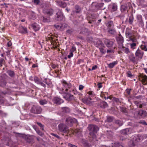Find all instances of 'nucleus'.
<instances>
[{
    "label": "nucleus",
    "mask_w": 147,
    "mask_h": 147,
    "mask_svg": "<svg viewBox=\"0 0 147 147\" xmlns=\"http://www.w3.org/2000/svg\"><path fill=\"white\" fill-rule=\"evenodd\" d=\"M41 111V108L40 106L34 105L33 106L31 110V112L34 114H39Z\"/></svg>",
    "instance_id": "9d476101"
},
{
    "label": "nucleus",
    "mask_w": 147,
    "mask_h": 147,
    "mask_svg": "<svg viewBox=\"0 0 147 147\" xmlns=\"http://www.w3.org/2000/svg\"><path fill=\"white\" fill-rule=\"evenodd\" d=\"M135 115L139 119H145L147 118V112L143 109H139L135 113Z\"/></svg>",
    "instance_id": "f257e3e1"
},
{
    "label": "nucleus",
    "mask_w": 147,
    "mask_h": 147,
    "mask_svg": "<svg viewBox=\"0 0 147 147\" xmlns=\"http://www.w3.org/2000/svg\"><path fill=\"white\" fill-rule=\"evenodd\" d=\"M128 58L130 61L133 63H135L136 62V58L133 53H131L129 54L128 56Z\"/></svg>",
    "instance_id": "c85d7f7f"
},
{
    "label": "nucleus",
    "mask_w": 147,
    "mask_h": 147,
    "mask_svg": "<svg viewBox=\"0 0 147 147\" xmlns=\"http://www.w3.org/2000/svg\"><path fill=\"white\" fill-rule=\"evenodd\" d=\"M133 7L130 1L127 2V4H124L121 6L120 10L121 12H124L127 11L128 13L129 9L132 10Z\"/></svg>",
    "instance_id": "7ed1b4c3"
},
{
    "label": "nucleus",
    "mask_w": 147,
    "mask_h": 147,
    "mask_svg": "<svg viewBox=\"0 0 147 147\" xmlns=\"http://www.w3.org/2000/svg\"><path fill=\"white\" fill-rule=\"evenodd\" d=\"M108 32L111 34L114 35L116 33V32L115 28L113 27L108 29Z\"/></svg>",
    "instance_id": "ea45409f"
},
{
    "label": "nucleus",
    "mask_w": 147,
    "mask_h": 147,
    "mask_svg": "<svg viewBox=\"0 0 147 147\" xmlns=\"http://www.w3.org/2000/svg\"><path fill=\"white\" fill-rule=\"evenodd\" d=\"M109 8L111 11H115L117 9V5L115 3H112L109 5Z\"/></svg>",
    "instance_id": "b1692460"
},
{
    "label": "nucleus",
    "mask_w": 147,
    "mask_h": 147,
    "mask_svg": "<svg viewBox=\"0 0 147 147\" xmlns=\"http://www.w3.org/2000/svg\"><path fill=\"white\" fill-rule=\"evenodd\" d=\"M73 29L71 28L70 29H68L66 31V33L67 34H71L73 32Z\"/></svg>",
    "instance_id": "338daca9"
},
{
    "label": "nucleus",
    "mask_w": 147,
    "mask_h": 147,
    "mask_svg": "<svg viewBox=\"0 0 147 147\" xmlns=\"http://www.w3.org/2000/svg\"><path fill=\"white\" fill-rule=\"evenodd\" d=\"M131 89H127L125 91L128 96H130L131 94Z\"/></svg>",
    "instance_id": "69168bd1"
},
{
    "label": "nucleus",
    "mask_w": 147,
    "mask_h": 147,
    "mask_svg": "<svg viewBox=\"0 0 147 147\" xmlns=\"http://www.w3.org/2000/svg\"><path fill=\"white\" fill-rule=\"evenodd\" d=\"M104 42L107 47L110 49L113 48L115 49L116 47L115 45V41L114 39H105Z\"/></svg>",
    "instance_id": "f03ea898"
},
{
    "label": "nucleus",
    "mask_w": 147,
    "mask_h": 147,
    "mask_svg": "<svg viewBox=\"0 0 147 147\" xmlns=\"http://www.w3.org/2000/svg\"><path fill=\"white\" fill-rule=\"evenodd\" d=\"M55 17H56V20L58 21H61L63 19V16L61 10H58Z\"/></svg>",
    "instance_id": "dca6fc26"
},
{
    "label": "nucleus",
    "mask_w": 147,
    "mask_h": 147,
    "mask_svg": "<svg viewBox=\"0 0 147 147\" xmlns=\"http://www.w3.org/2000/svg\"><path fill=\"white\" fill-rule=\"evenodd\" d=\"M53 102L57 105H60L63 102V100L59 97H55L53 99Z\"/></svg>",
    "instance_id": "aec40b11"
},
{
    "label": "nucleus",
    "mask_w": 147,
    "mask_h": 147,
    "mask_svg": "<svg viewBox=\"0 0 147 147\" xmlns=\"http://www.w3.org/2000/svg\"><path fill=\"white\" fill-rule=\"evenodd\" d=\"M82 130L81 129L77 128L75 129L74 134L78 136H80L81 135Z\"/></svg>",
    "instance_id": "7c9ffc66"
},
{
    "label": "nucleus",
    "mask_w": 147,
    "mask_h": 147,
    "mask_svg": "<svg viewBox=\"0 0 147 147\" xmlns=\"http://www.w3.org/2000/svg\"><path fill=\"white\" fill-rule=\"evenodd\" d=\"M36 131L38 134L40 136H42L43 135V134L41 131L38 129H37Z\"/></svg>",
    "instance_id": "6e6d98bb"
},
{
    "label": "nucleus",
    "mask_w": 147,
    "mask_h": 147,
    "mask_svg": "<svg viewBox=\"0 0 147 147\" xmlns=\"http://www.w3.org/2000/svg\"><path fill=\"white\" fill-rule=\"evenodd\" d=\"M87 94H88V98L90 100L92 99V98L95 96V94L92 91H89L87 92Z\"/></svg>",
    "instance_id": "473e14b6"
},
{
    "label": "nucleus",
    "mask_w": 147,
    "mask_h": 147,
    "mask_svg": "<svg viewBox=\"0 0 147 147\" xmlns=\"http://www.w3.org/2000/svg\"><path fill=\"white\" fill-rule=\"evenodd\" d=\"M112 146L113 147H123L122 145L120 143L118 142L115 143Z\"/></svg>",
    "instance_id": "79ce46f5"
},
{
    "label": "nucleus",
    "mask_w": 147,
    "mask_h": 147,
    "mask_svg": "<svg viewBox=\"0 0 147 147\" xmlns=\"http://www.w3.org/2000/svg\"><path fill=\"white\" fill-rule=\"evenodd\" d=\"M100 52L103 54H105L106 53V50L103 48L101 47L99 48Z\"/></svg>",
    "instance_id": "680f3d73"
},
{
    "label": "nucleus",
    "mask_w": 147,
    "mask_h": 147,
    "mask_svg": "<svg viewBox=\"0 0 147 147\" xmlns=\"http://www.w3.org/2000/svg\"><path fill=\"white\" fill-rule=\"evenodd\" d=\"M129 129L126 128L120 131V133L123 135H126L129 134L130 133L129 132Z\"/></svg>",
    "instance_id": "c9c22d12"
},
{
    "label": "nucleus",
    "mask_w": 147,
    "mask_h": 147,
    "mask_svg": "<svg viewBox=\"0 0 147 147\" xmlns=\"http://www.w3.org/2000/svg\"><path fill=\"white\" fill-rule=\"evenodd\" d=\"M105 24L107 27V29L113 28L114 27V24L112 21L109 20L106 21Z\"/></svg>",
    "instance_id": "6ab92c4d"
},
{
    "label": "nucleus",
    "mask_w": 147,
    "mask_h": 147,
    "mask_svg": "<svg viewBox=\"0 0 147 147\" xmlns=\"http://www.w3.org/2000/svg\"><path fill=\"white\" fill-rule=\"evenodd\" d=\"M9 4H7L5 3H4L3 4H1L0 5L2 7H6L8 8V6H7V5H9Z\"/></svg>",
    "instance_id": "e2e57ef3"
},
{
    "label": "nucleus",
    "mask_w": 147,
    "mask_h": 147,
    "mask_svg": "<svg viewBox=\"0 0 147 147\" xmlns=\"http://www.w3.org/2000/svg\"><path fill=\"white\" fill-rule=\"evenodd\" d=\"M51 67L53 69H55L56 67H58L59 65L57 64H55L53 63H52L51 64Z\"/></svg>",
    "instance_id": "052dcab7"
},
{
    "label": "nucleus",
    "mask_w": 147,
    "mask_h": 147,
    "mask_svg": "<svg viewBox=\"0 0 147 147\" xmlns=\"http://www.w3.org/2000/svg\"><path fill=\"white\" fill-rule=\"evenodd\" d=\"M140 35L138 34L137 32L135 31L133 33V37L131 38L130 39L132 42H137L138 39L140 38Z\"/></svg>",
    "instance_id": "2eb2a0df"
},
{
    "label": "nucleus",
    "mask_w": 147,
    "mask_h": 147,
    "mask_svg": "<svg viewBox=\"0 0 147 147\" xmlns=\"http://www.w3.org/2000/svg\"><path fill=\"white\" fill-rule=\"evenodd\" d=\"M139 80L142 84L146 85H147V76L143 74H140L138 76Z\"/></svg>",
    "instance_id": "423d86ee"
},
{
    "label": "nucleus",
    "mask_w": 147,
    "mask_h": 147,
    "mask_svg": "<svg viewBox=\"0 0 147 147\" xmlns=\"http://www.w3.org/2000/svg\"><path fill=\"white\" fill-rule=\"evenodd\" d=\"M63 97L68 101H70L75 100L74 96L70 94L67 93Z\"/></svg>",
    "instance_id": "a211bd4d"
},
{
    "label": "nucleus",
    "mask_w": 147,
    "mask_h": 147,
    "mask_svg": "<svg viewBox=\"0 0 147 147\" xmlns=\"http://www.w3.org/2000/svg\"><path fill=\"white\" fill-rule=\"evenodd\" d=\"M126 74L127 76L128 77L131 78L133 76L131 71H127L126 73Z\"/></svg>",
    "instance_id": "5fc2aeb1"
},
{
    "label": "nucleus",
    "mask_w": 147,
    "mask_h": 147,
    "mask_svg": "<svg viewBox=\"0 0 147 147\" xmlns=\"http://www.w3.org/2000/svg\"><path fill=\"white\" fill-rule=\"evenodd\" d=\"M113 101L116 103L118 102H120H120L119 101V98L113 97Z\"/></svg>",
    "instance_id": "bf43d9fd"
},
{
    "label": "nucleus",
    "mask_w": 147,
    "mask_h": 147,
    "mask_svg": "<svg viewBox=\"0 0 147 147\" xmlns=\"http://www.w3.org/2000/svg\"><path fill=\"white\" fill-rule=\"evenodd\" d=\"M63 111L66 113H69L70 111V109L67 107H64L63 108Z\"/></svg>",
    "instance_id": "a18cd8bd"
},
{
    "label": "nucleus",
    "mask_w": 147,
    "mask_h": 147,
    "mask_svg": "<svg viewBox=\"0 0 147 147\" xmlns=\"http://www.w3.org/2000/svg\"><path fill=\"white\" fill-rule=\"evenodd\" d=\"M114 118L113 117L109 116L107 117V121L109 122H111L113 120Z\"/></svg>",
    "instance_id": "864d4df0"
},
{
    "label": "nucleus",
    "mask_w": 147,
    "mask_h": 147,
    "mask_svg": "<svg viewBox=\"0 0 147 147\" xmlns=\"http://www.w3.org/2000/svg\"><path fill=\"white\" fill-rule=\"evenodd\" d=\"M76 47L74 46H72L71 49L70 50V51L71 52H72L73 53V52H74L76 51Z\"/></svg>",
    "instance_id": "774afa93"
},
{
    "label": "nucleus",
    "mask_w": 147,
    "mask_h": 147,
    "mask_svg": "<svg viewBox=\"0 0 147 147\" xmlns=\"http://www.w3.org/2000/svg\"><path fill=\"white\" fill-rule=\"evenodd\" d=\"M59 5L61 7L63 8L67 6V4L65 2L62 1H61L59 3Z\"/></svg>",
    "instance_id": "37998d69"
},
{
    "label": "nucleus",
    "mask_w": 147,
    "mask_h": 147,
    "mask_svg": "<svg viewBox=\"0 0 147 147\" xmlns=\"http://www.w3.org/2000/svg\"><path fill=\"white\" fill-rule=\"evenodd\" d=\"M97 132H95L93 131H90L89 133L90 135L93 138H95L96 137L95 133Z\"/></svg>",
    "instance_id": "de8ad7c7"
},
{
    "label": "nucleus",
    "mask_w": 147,
    "mask_h": 147,
    "mask_svg": "<svg viewBox=\"0 0 147 147\" xmlns=\"http://www.w3.org/2000/svg\"><path fill=\"white\" fill-rule=\"evenodd\" d=\"M140 47L141 50L145 51H147V48L146 45H142L140 46Z\"/></svg>",
    "instance_id": "c03bdc74"
},
{
    "label": "nucleus",
    "mask_w": 147,
    "mask_h": 147,
    "mask_svg": "<svg viewBox=\"0 0 147 147\" xmlns=\"http://www.w3.org/2000/svg\"><path fill=\"white\" fill-rule=\"evenodd\" d=\"M67 25L65 23H60L58 24L54 25L55 27L58 30L63 29V28L67 27Z\"/></svg>",
    "instance_id": "412c9836"
},
{
    "label": "nucleus",
    "mask_w": 147,
    "mask_h": 147,
    "mask_svg": "<svg viewBox=\"0 0 147 147\" xmlns=\"http://www.w3.org/2000/svg\"><path fill=\"white\" fill-rule=\"evenodd\" d=\"M115 123L119 125V126H121L123 125V122L120 120H117L115 121Z\"/></svg>",
    "instance_id": "09e8293b"
},
{
    "label": "nucleus",
    "mask_w": 147,
    "mask_h": 147,
    "mask_svg": "<svg viewBox=\"0 0 147 147\" xmlns=\"http://www.w3.org/2000/svg\"><path fill=\"white\" fill-rule=\"evenodd\" d=\"M134 32V31H131L129 30H126L125 32L126 36L127 37L129 38L130 40L131 38L133 37V33Z\"/></svg>",
    "instance_id": "4be33fe9"
},
{
    "label": "nucleus",
    "mask_w": 147,
    "mask_h": 147,
    "mask_svg": "<svg viewBox=\"0 0 147 147\" xmlns=\"http://www.w3.org/2000/svg\"><path fill=\"white\" fill-rule=\"evenodd\" d=\"M132 43H131L130 45V48L132 49H135L136 47V46L137 45L139 44L138 41L137 42H132Z\"/></svg>",
    "instance_id": "e433bc0d"
},
{
    "label": "nucleus",
    "mask_w": 147,
    "mask_h": 147,
    "mask_svg": "<svg viewBox=\"0 0 147 147\" xmlns=\"http://www.w3.org/2000/svg\"><path fill=\"white\" fill-rule=\"evenodd\" d=\"M80 34L86 35H88L90 32H89L88 29L85 28H83L81 30Z\"/></svg>",
    "instance_id": "5701e85b"
},
{
    "label": "nucleus",
    "mask_w": 147,
    "mask_h": 147,
    "mask_svg": "<svg viewBox=\"0 0 147 147\" xmlns=\"http://www.w3.org/2000/svg\"><path fill=\"white\" fill-rule=\"evenodd\" d=\"M117 40L118 44L120 46L123 45V37L121 35H119L118 37Z\"/></svg>",
    "instance_id": "c756f323"
},
{
    "label": "nucleus",
    "mask_w": 147,
    "mask_h": 147,
    "mask_svg": "<svg viewBox=\"0 0 147 147\" xmlns=\"http://www.w3.org/2000/svg\"><path fill=\"white\" fill-rule=\"evenodd\" d=\"M134 19V16L132 14H131L129 16V18L126 20V22H128L129 24L132 25L133 23Z\"/></svg>",
    "instance_id": "a878e982"
},
{
    "label": "nucleus",
    "mask_w": 147,
    "mask_h": 147,
    "mask_svg": "<svg viewBox=\"0 0 147 147\" xmlns=\"http://www.w3.org/2000/svg\"><path fill=\"white\" fill-rule=\"evenodd\" d=\"M38 84H39L41 86H43L45 88L46 87V85L45 84V82H43V81L42 82L41 81H40L39 83Z\"/></svg>",
    "instance_id": "8fccbe9b"
},
{
    "label": "nucleus",
    "mask_w": 147,
    "mask_h": 147,
    "mask_svg": "<svg viewBox=\"0 0 147 147\" xmlns=\"http://www.w3.org/2000/svg\"><path fill=\"white\" fill-rule=\"evenodd\" d=\"M77 122V120L75 118L72 119L71 117H69L67 118L66 119V122L68 125L71 126L72 124Z\"/></svg>",
    "instance_id": "ddd939ff"
},
{
    "label": "nucleus",
    "mask_w": 147,
    "mask_h": 147,
    "mask_svg": "<svg viewBox=\"0 0 147 147\" xmlns=\"http://www.w3.org/2000/svg\"><path fill=\"white\" fill-rule=\"evenodd\" d=\"M61 83L63 87L65 88L66 92L68 91V89H70L72 86L71 84L70 83L67 82L64 80H62L61 81Z\"/></svg>",
    "instance_id": "1a4fd4ad"
},
{
    "label": "nucleus",
    "mask_w": 147,
    "mask_h": 147,
    "mask_svg": "<svg viewBox=\"0 0 147 147\" xmlns=\"http://www.w3.org/2000/svg\"><path fill=\"white\" fill-rule=\"evenodd\" d=\"M42 11L45 15L49 17L52 16L54 13V10L53 9L51 8L48 9L47 7L46 8L45 7L43 9Z\"/></svg>",
    "instance_id": "6e6552de"
},
{
    "label": "nucleus",
    "mask_w": 147,
    "mask_h": 147,
    "mask_svg": "<svg viewBox=\"0 0 147 147\" xmlns=\"http://www.w3.org/2000/svg\"><path fill=\"white\" fill-rule=\"evenodd\" d=\"M136 18L139 26L142 28L144 26V23L142 15L140 14L137 15Z\"/></svg>",
    "instance_id": "0eeeda50"
},
{
    "label": "nucleus",
    "mask_w": 147,
    "mask_h": 147,
    "mask_svg": "<svg viewBox=\"0 0 147 147\" xmlns=\"http://www.w3.org/2000/svg\"><path fill=\"white\" fill-rule=\"evenodd\" d=\"M7 77V75L5 74H2L0 76V86L4 87L5 86L7 83L6 80Z\"/></svg>",
    "instance_id": "39448f33"
},
{
    "label": "nucleus",
    "mask_w": 147,
    "mask_h": 147,
    "mask_svg": "<svg viewBox=\"0 0 147 147\" xmlns=\"http://www.w3.org/2000/svg\"><path fill=\"white\" fill-rule=\"evenodd\" d=\"M75 9L76 10V13H79L80 9L79 7L78 6L76 5L75 6Z\"/></svg>",
    "instance_id": "4d7b16f0"
},
{
    "label": "nucleus",
    "mask_w": 147,
    "mask_h": 147,
    "mask_svg": "<svg viewBox=\"0 0 147 147\" xmlns=\"http://www.w3.org/2000/svg\"><path fill=\"white\" fill-rule=\"evenodd\" d=\"M99 105L101 108L102 109H105L108 106V104L107 102L103 101L101 102Z\"/></svg>",
    "instance_id": "2f4dec72"
},
{
    "label": "nucleus",
    "mask_w": 147,
    "mask_h": 147,
    "mask_svg": "<svg viewBox=\"0 0 147 147\" xmlns=\"http://www.w3.org/2000/svg\"><path fill=\"white\" fill-rule=\"evenodd\" d=\"M58 127L59 130L61 132L65 133L68 131L69 129L68 127L64 124L62 123L59 124Z\"/></svg>",
    "instance_id": "f8f14e48"
},
{
    "label": "nucleus",
    "mask_w": 147,
    "mask_h": 147,
    "mask_svg": "<svg viewBox=\"0 0 147 147\" xmlns=\"http://www.w3.org/2000/svg\"><path fill=\"white\" fill-rule=\"evenodd\" d=\"M7 73L11 77L13 78L15 76V73L14 71L11 70H8L7 71Z\"/></svg>",
    "instance_id": "58836bf2"
},
{
    "label": "nucleus",
    "mask_w": 147,
    "mask_h": 147,
    "mask_svg": "<svg viewBox=\"0 0 147 147\" xmlns=\"http://www.w3.org/2000/svg\"><path fill=\"white\" fill-rule=\"evenodd\" d=\"M121 46H122V48H121V49L126 54H128L130 53V51L128 48L125 47L123 45Z\"/></svg>",
    "instance_id": "f704fd0d"
},
{
    "label": "nucleus",
    "mask_w": 147,
    "mask_h": 147,
    "mask_svg": "<svg viewBox=\"0 0 147 147\" xmlns=\"http://www.w3.org/2000/svg\"><path fill=\"white\" fill-rule=\"evenodd\" d=\"M34 137L32 136H29L25 137L26 142L32 144L34 143Z\"/></svg>",
    "instance_id": "cd10ccee"
},
{
    "label": "nucleus",
    "mask_w": 147,
    "mask_h": 147,
    "mask_svg": "<svg viewBox=\"0 0 147 147\" xmlns=\"http://www.w3.org/2000/svg\"><path fill=\"white\" fill-rule=\"evenodd\" d=\"M19 32L21 34H26L28 33L27 28L25 27L20 26L19 27Z\"/></svg>",
    "instance_id": "393cba45"
},
{
    "label": "nucleus",
    "mask_w": 147,
    "mask_h": 147,
    "mask_svg": "<svg viewBox=\"0 0 147 147\" xmlns=\"http://www.w3.org/2000/svg\"><path fill=\"white\" fill-rule=\"evenodd\" d=\"M32 27L35 32L37 31L40 29L39 26L36 23H34L31 24Z\"/></svg>",
    "instance_id": "bb28decb"
},
{
    "label": "nucleus",
    "mask_w": 147,
    "mask_h": 147,
    "mask_svg": "<svg viewBox=\"0 0 147 147\" xmlns=\"http://www.w3.org/2000/svg\"><path fill=\"white\" fill-rule=\"evenodd\" d=\"M117 63V61H115L108 64V67L110 68H113Z\"/></svg>",
    "instance_id": "a19ab883"
},
{
    "label": "nucleus",
    "mask_w": 147,
    "mask_h": 147,
    "mask_svg": "<svg viewBox=\"0 0 147 147\" xmlns=\"http://www.w3.org/2000/svg\"><path fill=\"white\" fill-rule=\"evenodd\" d=\"M34 81H35V82L38 84L39 83V82L40 81L39 80L38 78L36 76H35L34 77Z\"/></svg>",
    "instance_id": "603ef678"
},
{
    "label": "nucleus",
    "mask_w": 147,
    "mask_h": 147,
    "mask_svg": "<svg viewBox=\"0 0 147 147\" xmlns=\"http://www.w3.org/2000/svg\"><path fill=\"white\" fill-rule=\"evenodd\" d=\"M120 111L122 112H124V113H126V112L127 110L126 109L125 107H120Z\"/></svg>",
    "instance_id": "13d9d810"
},
{
    "label": "nucleus",
    "mask_w": 147,
    "mask_h": 147,
    "mask_svg": "<svg viewBox=\"0 0 147 147\" xmlns=\"http://www.w3.org/2000/svg\"><path fill=\"white\" fill-rule=\"evenodd\" d=\"M43 20L45 22H51V19L49 16H43Z\"/></svg>",
    "instance_id": "4c0bfd02"
},
{
    "label": "nucleus",
    "mask_w": 147,
    "mask_h": 147,
    "mask_svg": "<svg viewBox=\"0 0 147 147\" xmlns=\"http://www.w3.org/2000/svg\"><path fill=\"white\" fill-rule=\"evenodd\" d=\"M55 37L52 35H49L48 36L46 37V41H50L51 44L53 45H54L55 42Z\"/></svg>",
    "instance_id": "f3484780"
},
{
    "label": "nucleus",
    "mask_w": 147,
    "mask_h": 147,
    "mask_svg": "<svg viewBox=\"0 0 147 147\" xmlns=\"http://www.w3.org/2000/svg\"><path fill=\"white\" fill-rule=\"evenodd\" d=\"M47 101L45 100H42L40 101L39 103L41 105H43L47 104Z\"/></svg>",
    "instance_id": "49530a36"
},
{
    "label": "nucleus",
    "mask_w": 147,
    "mask_h": 147,
    "mask_svg": "<svg viewBox=\"0 0 147 147\" xmlns=\"http://www.w3.org/2000/svg\"><path fill=\"white\" fill-rule=\"evenodd\" d=\"M5 62V61L3 59L0 58V68L3 66Z\"/></svg>",
    "instance_id": "3c124183"
},
{
    "label": "nucleus",
    "mask_w": 147,
    "mask_h": 147,
    "mask_svg": "<svg viewBox=\"0 0 147 147\" xmlns=\"http://www.w3.org/2000/svg\"><path fill=\"white\" fill-rule=\"evenodd\" d=\"M139 123L144 125H147V123L144 120H140L139 122Z\"/></svg>",
    "instance_id": "0e129e2a"
},
{
    "label": "nucleus",
    "mask_w": 147,
    "mask_h": 147,
    "mask_svg": "<svg viewBox=\"0 0 147 147\" xmlns=\"http://www.w3.org/2000/svg\"><path fill=\"white\" fill-rule=\"evenodd\" d=\"M104 3H102L93 2L91 4L92 9L94 11H97L100 9L103 6Z\"/></svg>",
    "instance_id": "20e7f679"
},
{
    "label": "nucleus",
    "mask_w": 147,
    "mask_h": 147,
    "mask_svg": "<svg viewBox=\"0 0 147 147\" xmlns=\"http://www.w3.org/2000/svg\"><path fill=\"white\" fill-rule=\"evenodd\" d=\"M43 82L47 85V87H50L52 84L51 81L49 79H45L43 80Z\"/></svg>",
    "instance_id": "72a5a7b5"
},
{
    "label": "nucleus",
    "mask_w": 147,
    "mask_h": 147,
    "mask_svg": "<svg viewBox=\"0 0 147 147\" xmlns=\"http://www.w3.org/2000/svg\"><path fill=\"white\" fill-rule=\"evenodd\" d=\"M88 129L90 131L97 132L99 130V128L97 126L94 125H89L88 127Z\"/></svg>",
    "instance_id": "4468645a"
},
{
    "label": "nucleus",
    "mask_w": 147,
    "mask_h": 147,
    "mask_svg": "<svg viewBox=\"0 0 147 147\" xmlns=\"http://www.w3.org/2000/svg\"><path fill=\"white\" fill-rule=\"evenodd\" d=\"M144 52L138 48L135 53V55L136 57L138 59H141L142 58Z\"/></svg>",
    "instance_id": "9b49d317"
}]
</instances>
